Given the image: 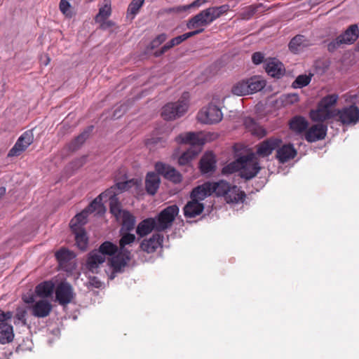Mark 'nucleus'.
I'll list each match as a JSON object with an SVG mask.
<instances>
[{"label":"nucleus","instance_id":"nucleus-1","mask_svg":"<svg viewBox=\"0 0 359 359\" xmlns=\"http://www.w3.org/2000/svg\"><path fill=\"white\" fill-rule=\"evenodd\" d=\"M121 233V238L119 241V250L116 255L110 259V264L115 272H120L125 267L127 263L131 259V252L126 248L135 243L136 237L134 234L128 231Z\"/></svg>","mask_w":359,"mask_h":359},{"label":"nucleus","instance_id":"nucleus-2","mask_svg":"<svg viewBox=\"0 0 359 359\" xmlns=\"http://www.w3.org/2000/svg\"><path fill=\"white\" fill-rule=\"evenodd\" d=\"M189 107V93H184L177 101L168 102L162 107L161 116L167 121L178 119L186 114Z\"/></svg>","mask_w":359,"mask_h":359},{"label":"nucleus","instance_id":"nucleus-3","mask_svg":"<svg viewBox=\"0 0 359 359\" xmlns=\"http://www.w3.org/2000/svg\"><path fill=\"white\" fill-rule=\"evenodd\" d=\"M266 86L265 81L259 76H252L236 82L231 88V93L237 96L253 94L262 90Z\"/></svg>","mask_w":359,"mask_h":359},{"label":"nucleus","instance_id":"nucleus-4","mask_svg":"<svg viewBox=\"0 0 359 359\" xmlns=\"http://www.w3.org/2000/svg\"><path fill=\"white\" fill-rule=\"evenodd\" d=\"M198 137L199 136H186L185 138H181V137L176 138L177 142L190 144V147L180 156L178 159L180 165H184L188 164L201 151L202 147L205 144V140L202 138H198Z\"/></svg>","mask_w":359,"mask_h":359},{"label":"nucleus","instance_id":"nucleus-5","mask_svg":"<svg viewBox=\"0 0 359 359\" xmlns=\"http://www.w3.org/2000/svg\"><path fill=\"white\" fill-rule=\"evenodd\" d=\"M240 175L245 180H250L255 177L261 170L255 154L250 153L239 158Z\"/></svg>","mask_w":359,"mask_h":359},{"label":"nucleus","instance_id":"nucleus-6","mask_svg":"<svg viewBox=\"0 0 359 359\" xmlns=\"http://www.w3.org/2000/svg\"><path fill=\"white\" fill-rule=\"evenodd\" d=\"M223 118L221 107L213 102L203 107L197 114V119L204 124H215L220 122Z\"/></svg>","mask_w":359,"mask_h":359},{"label":"nucleus","instance_id":"nucleus-7","mask_svg":"<svg viewBox=\"0 0 359 359\" xmlns=\"http://www.w3.org/2000/svg\"><path fill=\"white\" fill-rule=\"evenodd\" d=\"M359 38V29L357 25H351L345 32L330 42L327 49L330 52H334L341 45L352 44Z\"/></svg>","mask_w":359,"mask_h":359},{"label":"nucleus","instance_id":"nucleus-8","mask_svg":"<svg viewBox=\"0 0 359 359\" xmlns=\"http://www.w3.org/2000/svg\"><path fill=\"white\" fill-rule=\"evenodd\" d=\"M179 213V208L177 205H172L163 209L156 217L157 231H163L170 228L176 216Z\"/></svg>","mask_w":359,"mask_h":359},{"label":"nucleus","instance_id":"nucleus-9","mask_svg":"<svg viewBox=\"0 0 359 359\" xmlns=\"http://www.w3.org/2000/svg\"><path fill=\"white\" fill-rule=\"evenodd\" d=\"M338 115L344 125H355L359 121V108L355 105L345 107L339 111Z\"/></svg>","mask_w":359,"mask_h":359},{"label":"nucleus","instance_id":"nucleus-10","mask_svg":"<svg viewBox=\"0 0 359 359\" xmlns=\"http://www.w3.org/2000/svg\"><path fill=\"white\" fill-rule=\"evenodd\" d=\"M155 170L158 174L174 183H179L182 180V175L176 169L163 163L157 162L155 164Z\"/></svg>","mask_w":359,"mask_h":359},{"label":"nucleus","instance_id":"nucleus-11","mask_svg":"<svg viewBox=\"0 0 359 359\" xmlns=\"http://www.w3.org/2000/svg\"><path fill=\"white\" fill-rule=\"evenodd\" d=\"M55 296L60 304L65 305L69 304L74 297L72 287L70 284L66 282L60 283L56 287Z\"/></svg>","mask_w":359,"mask_h":359},{"label":"nucleus","instance_id":"nucleus-12","mask_svg":"<svg viewBox=\"0 0 359 359\" xmlns=\"http://www.w3.org/2000/svg\"><path fill=\"white\" fill-rule=\"evenodd\" d=\"M281 140L278 138L268 139L257 145V154L262 157L269 156L273 151L280 145Z\"/></svg>","mask_w":359,"mask_h":359},{"label":"nucleus","instance_id":"nucleus-13","mask_svg":"<svg viewBox=\"0 0 359 359\" xmlns=\"http://www.w3.org/2000/svg\"><path fill=\"white\" fill-rule=\"evenodd\" d=\"M297 155V150L292 144H284L276 149V158L280 163H285L294 158Z\"/></svg>","mask_w":359,"mask_h":359},{"label":"nucleus","instance_id":"nucleus-14","mask_svg":"<svg viewBox=\"0 0 359 359\" xmlns=\"http://www.w3.org/2000/svg\"><path fill=\"white\" fill-rule=\"evenodd\" d=\"M31 310L34 316L39 318H45L51 312L52 304L47 299H40L34 302Z\"/></svg>","mask_w":359,"mask_h":359},{"label":"nucleus","instance_id":"nucleus-15","mask_svg":"<svg viewBox=\"0 0 359 359\" xmlns=\"http://www.w3.org/2000/svg\"><path fill=\"white\" fill-rule=\"evenodd\" d=\"M163 241V235L154 233L150 238L144 239L142 241L140 248L147 253H152L155 252L157 248L162 246Z\"/></svg>","mask_w":359,"mask_h":359},{"label":"nucleus","instance_id":"nucleus-16","mask_svg":"<svg viewBox=\"0 0 359 359\" xmlns=\"http://www.w3.org/2000/svg\"><path fill=\"white\" fill-rule=\"evenodd\" d=\"M203 32V29H196L194 31L185 33L184 34L178 36L177 37H175V38L172 39L170 41H168L166 44H165L161 48L160 52L159 53H156L155 55L156 56H159L161 54H163L165 52H166L170 48H172L173 46L179 45L182 42H183L184 41L187 40V39H189V38H190L191 36H195L196 34H198L200 33H202Z\"/></svg>","mask_w":359,"mask_h":359},{"label":"nucleus","instance_id":"nucleus-17","mask_svg":"<svg viewBox=\"0 0 359 359\" xmlns=\"http://www.w3.org/2000/svg\"><path fill=\"white\" fill-rule=\"evenodd\" d=\"M34 141L33 136H20L14 146L8 154V157L18 156Z\"/></svg>","mask_w":359,"mask_h":359},{"label":"nucleus","instance_id":"nucleus-18","mask_svg":"<svg viewBox=\"0 0 359 359\" xmlns=\"http://www.w3.org/2000/svg\"><path fill=\"white\" fill-rule=\"evenodd\" d=\"M105 261V257L100 252H96V250H93L88 254L86 266L87 269L93 273L98 272L100 266Z\"/></svg>","mask_w":359,"mask_h":359},{"label":"nucleus","instance_id":"nucleus-19","mask_svg":"<svg viewBox=\"0 0 359 359\" xmlns=\"http://www.w3.org/2000/svg\"><path fill=\"white\" fill-rule=\"evenodd\" d=\"M265 69L269 75L272 77L279 78L283 75L285 69L283 65L276 58H269L265 61Z\"/></svg>","mask_w":359,"mask_h":359},{"label":"nucleus","instance_id":"nucleus-20","mask_svg":"<svg viewBox=\"0 0 359 359\" xmlns=\"http://www.w3.org/2000/svg\"><path fill=\"white\" fill-rule=\"evenodd\" d=\"M153 230L157 231L156 219L154 217H149L143 219L138 224L136 233L140 237H144L149 234Z\"/></svg>","mask_w":359,"mask_h":359},{"label":"nucleus","instance_id":"nucleus-21","mask_svg":"<svg viewBox=\"0 0 359 359\" xmlns=\"http://www.w3.org/2000/svg\"><path fill=\"white\" fill-rule=\"evenodd\" d=\"M216 168L215 156L212 152L205 153L200 161V169L202 173L213 172Z\"/></svg>","mask_w":359,"mask_h":359},{"label":"nucleus","instance_id":"nucleus-22","mask_svg":"<svg viewBox=\"0 0 359 359\" xmlns=\"http://www.w3.org/2000/svg\"><path fill=\"white\" fill-rule=\"evenodd\" d=\"M161 180L158 173L154 172H148L145 179V188L147 193L150 195H154L159 188Z\"/></svg>","mask_w":359,"mask_h":359},{"label":"nucleus","instance_id":"nucleus-23","mask_svg":"<svg viewBox=\"0 0 359 359\" xmlns=\"http://www.w3.org/2000/svg\"><path fill=\"white\" fill-rule=\"evenodd\" d=\"M243 125L245 129V133H250L251 135L266 134L265 129L250 117H244L243 118Z\"/></svg>","mask_w":359,"mask_h":359},{"label":"nucleus","instance_id":"nucleus-24","mask_svg":"<svg viewBox=\"0 0 359 359\" xmlns=\"http://www.w3.org/2000/svg\"><path fill=\"white\" fill-rule=\"evenodd\" d=\"M210 187V182H206L194 188L191 194V199L198 202L204 200L207 196L212 194Z\"/></svg>","mask_w":359,"mask_h":359},{"label":"nucleus","instance_id":"nucleus-25","mask_svg":"<svg viewBox=\"0 0 359 359\" xmlns=\"http://www.w3.org/2000/svg\"><path fill=\"white\" fill-rule=\"evenodd\" d=\"M112 189H109L104 192L100 194L95 198L90 204L85 209L88 213H93L97 212V214L103 213L104 211L102 201L104 197H107L108 193H111Z\"/></svg>","mask_w":359,"mask_h":359},{"label":"nucleus","instance_id":"nucleus-26","mask_svg":"<svg viewBox=\"0 0 359 359\" xmlns=\"http://www.w3.org/2000/svg\"><path fill=\"white\" fill-rule=\"evenodd\" d=\"M312 45V42L306 39L303 35H297L294 36L289 43V48L291 51L294 53H297L302 50L304 48L310 46Z\"/></svg>","mask_w":359,"mask_h":359},{"label":"nucleus","instance_id":"nucleus-27","mask_svg":"<svg viewBox=\"0 0 359 359\" xmlns=\"http://www.w3.org/2000/svg\"><path fill=\"white\" fill-rule=\"evenodd\" d=\"M229 10L228 4L222 5L220 6L209 7L203 10L204 14L207 15L211 23L219 18L221 15L226 13Z\"/></svg>","mask_w":359,"mask_h":359},{"label":"nucleus","instance_id":"nucleus-28","mask_svg":"<svg viewBox=\"0 0 359 359\" xmlns=\"http://www.w3.org/2000/svg\"><path fill=\"white\" fill-rule=\"evenodd\" d=\"M203 205L198 201L191 200L184 208V214L186 217L193 218L200 215L203 210Z\"/></svg>","mask_w":359,"mask_h":359},{"label":"nucleus","instance_id":"nucleus-29","mask_svg":"<svg viewBox=\"0 0 359 359\" xmlns=\"http://www.w3.org/2000/svg\"><path fill=\"white\" fill-rule=\"evenodd\" d=\"M245 197V193L241 191L238 187L231 186L226 193L224 200L227 203H238L243 202Z\"/></svg>","mask_w":359,"mask_h":359},{"label":"nucleus","instance_id":"nucleus-30","mask_svg":"<svg viewBox=\"0 0 359 359\" xmlns=\"http://www.w3.org/2000/svg\"><path fill=\"white\" fill-rule=\"evenodd\" d=\"M113 190V188H111ZM107 197H109V206H110V212L116 218V219H120V216L126 211L123 210L121 207V204L116 196V193L113 191L111 193H108Z\"/></svg>","mask_w":359,"mask_h":359},{"label":"nucleus","instance_id":"nucleus-31","mask_svg":"<svg viewBox=\"0 0 359 359\" xmlns=\"http://www.w3.org/2000/svg\"><path fill=\"white\" fill-rule=\"evenodd\" d=\"M14 337L13 327L6 323H0V343L5 344L13 341Z\"/></svg>","mask_w":359,"mask_h":359},{"label":"nucleus","instance_id":"nucleus-32","mask_svg":"<svg viewBox=\"0 0 359 359\" xmlns=\"http://www.w3.org/2000/svg\"><path fill=\"white\" fill-rule=\"evenodd\" d=\"M88 212L84 209L81 212L77 214L70 221V228L72 231H78L83 229V226L87 222Z\"/></svg>","mask_w":359,"mask_h":359},{"label":"nucleus","instance_id":"nucleus-33","mask_svg":"<svg viewBox=\"0 0 359 359\" xmlns=\"http://www.w3.org/2000/svg\"><path fill=\"white\" fill-rule=\"evenodd\" d=\"M120 221L122 222V231H130L133 230L135 224V217L128 211L126 210L121 216Z\"/></svg>","mask_w":359,"mask_h":359},{"label":"nucleus","instance_id":"nucleus-34","mask_svg":"<svg viewBox=\"0 0 359 359\" xmlns=\"http://www.w3.org/2000/svg\"><path fill=\"white\" fill-rule=\"evenodd\" d=\"M331 116L330 109H327L325 107H322L320 104H318L316 110H313L310 113V116L312 120L315 121H323Z\"/></svg>","mask_w":359,"mask_h":359},{"label":"nucleus","instance_id":"nucleus-35","mask_svg":"<svg viewBox=\"0 0 359 359\" xmlns=\"http://www.w3.org/2000/svg\"><path fill=\"white\" fill-rule=\"evenodd\" d=\"M55 285L52 281H45L40 283L36 287V293L41 297H48L53 292Z\"/></svg>","mask_w":359,"mask_h":359},{"label":"nucleus","instance_id":"nucleus-36","mask_svg":"<svg viewBox=\"0 0 359 359\" xmlns=\"http://www.w3.org/2000/svg\"><path fill=\"white\" fill-rule=\"evenodd\" d=\"M210 186L212 194L215 193L217 196H222L224 198L231 187L224 180H220L217 182H210Z\"/></svg>","mask_w":359,"mask_h":359},{"label":"nucleus","instance_id":"nucleus-37","mask_svg":"<svg viewBox=\"0 0 359 359\" xmlns=\"http://www.w3.org/2000/svg\"><path fill=\"white\" fill-rule=\"evenodd\" d=\"M111 1L104 0L103 5L100 7L99 12L96 15L95 20V22H100L103 21L104 20H107L111 15Z\"/></svg>","mask_w":359,"mask_h":359},{"label":"nucleus","instance_id":"nucleus-38","mask_svg":"<svg viewBox=\"0 0 359 359\" xmlns=\"http://www.w3.org/2000/svg\"><path fill=\"white\" fill-rule=\"evenodd\" d=\"M308 123L306 120L302 116H296L290 122V128L296 133H302L306 129Z\"/></svg>","mask_w":359,"mask_h":359},{"label":"nucleus","instance_id":"nucleus-39","mask_svg":"<svg viewBox=\"0 0 359 359\" xmlns=\"http://www.w3.org/2000/svg\"><path fill=\"white\" fill-rule=\"evenodd\" d=\"M72 232L75 235L76 244L78 248L83 251L86 250L88 246V238L84 229L72 231Z\"/></svg>","mask_w":359,"mask_h":359},{"label":"nucleus","instance_id":"nucleus-40","mask_svg":"<svg viewBox=\"0 0 359 359\" xmlns=\"http://www.w3.org/2000/svg\"><path fill=\"white\" fill-rule=\"evenodd\" d=\"M208 25L203 20L202 15L198 13L197 15L194 16L193 18H190L187 23V27L189 29H203L204 27H207Z\"/></svg>","mask_w":359,"mask_h":359},{"label":"nucleus","instance_id":"nucleus-41","mask_svg":"<svg viewBox=\"0 0 359 359\" xmlns=\"http://www.w3.org/2000/svg\"><path fill=\"white\" fill-rule=\"evenodd\" d=\"M118 250L115 244L109 241H105L100 246L98 250H96V252H100V254L105 257L106 255L111 256L116 252H118Z\"/></svg>","mask_w":359,"mask_h":359},{"label":"nucleus","instance_id":"nucleus-42","mask_svg":"<svg viewBox=\"0 0 359 359\" xmlns=\"http://www.w3.org/2000/svg\"><path fill=\"white\" fill-rule=\"evenodd\" d=\"M144 0H133L129 4L127 11V18L133 19L135 15L139 12L140 8L142 6Z\"/></svg>","mask_w":359,"mask_h":359},{"label":"nucleus","instance_id":"nucleus-43","mask_svg":"<svg viewBox=\"0 0 359 359\" xmlns=\"http://www.w3.org/2000/svg\"><path fill=\"white\" fill-rule=\"evenodd\" d=\"M55 257L59 262H66L75 257V255L72 251L67 249H61L55 253Z\"/></svg>","mask_w":359,"mask_h":359},{"label":"nucleus","instance_id":"nucleus-44","mask_svg":"<svg viewBox=\"0 0 359 359\" xmlns=\"http://www.w3.org/2000/svg\"><path fill=\"white\" fill-rule=\"evenodd\" d=\"M26 316H27V311L25 310V309H24L22 307H18L16 309L14 323L15 325L21 324L22 325H25L27 323Z\"/></svg>","mask_w":359,"mask_h":359},{"label":"nucleus","instance_id":"nucleus-45","mask_svg":"<svg viewBox=\"0 0 359 359\" xmlns=\"http://www.w3.org/2000/svg\"><path fill=\"white\" fill-rule=\"evenodd\" d=\"M311 76L307 75H299L292 83V87L294 88H302L307 86L311 81Z\"/></svg>","mask_w":359,"mask_h":359},{"label":"nucleus","instance_id":"nucleus-46","mask_svg":"<svg viewBox=\"0 0 359 359\" xmlns=\"http://www.w3.org/2000/svg\"><path fill=\"white\" fill-rule=\"evenodd\" d=\"M236 171L240 172L239 158L236 161L229 163L222 168V173L224 175L232 174Z\"/></svg>","mask_w":359,"mask_h":359},{"label":"nucleus","instance_id":"nucleus-47","mask_svg":"<svg viewBox=\"0 0 359 359\" xmlns=\"http://www.w3.org/2000/svg\"><path fill=\"white\" fill-rule=\"evenodd\" d=\"M337 99L338 96L337 95H330L323 97L319 104H320L322 107H325L327 109H330V107L335 104Z\"/></svg>","mask_w":359,"mask_h":359},{"label":"nucleus","instance_id":"nucleus-48","mask_svg":"<svg viewBox=\"0 0 359 359\" xmlns=\"http://www.w3.org/2000/svg\"><path fill=\"white\" fill-rule=\"evenodd\" d=\"M60 11L68 18H71L72 16V13L71 11V4L67 0H61L60 2Z\"/></svg>","mask_w":359,"mask_h":359},{"label":"nucleus","instance_id":"nucleus-49","mask_svg":"<svg viewBox=\"0 0 359 359\" xmlns=\"http://www.w3.org/2000/svg\"><path fill=\"white\" fill-rule=\"evenodd\" d=\"M327 133V127L322 123H318L311 127L310 131L306 135H325Z\"/></svg>","mask_w":359,"mask_h":359},{"label":"nucleus","instance_id":"nucleus-50","mask_svg":"<svg viewBox=\"0 0 359 359\" xmlns=\"http://www.w3.org/2000/svg\"><path fill=\"white\" fill-rule=\"evenodd\" d=\"M156 130L158 134L170 133H172V127L170 123L161 122L156 125Z\"/></svg>","mask_w":359,"mask_h":359},{"label":"nucleus","instance_id":"nucleus-51","mask_svg":"<svg viewBox=\"0 0 359 359\" xmlns=\"http://www.w3.org/2000/svg\"><path fill=\"white\" fill-rule=\"evenodd\" d=\"M259 6H250L247 7L242 13L241 17L243 19L249 20L257 12Z\"/></svg>","mask_w":359,"mask_h":359},{"label":"nucleus","instance_id":"nucleus-52","mask_svg":"<svg viewBox=\"0 0 359 359\" xmlns=\"http://www.w3.org/2000/svg\"><path fill=\"white\" fill-rule=\"evenodd\" d=\"M146 144L150 149H153L156 146V147L164 146L162 141V137L158 136L153 137L152 138L148 140Z\"/></svg>","mask_w":359,"mask_h":359},{"label":"nucleus","instance_id":"nucleus-53","mask_svg":"<svg viewBox=\"0 0 359 359\" xmlns=\"http://www.w3.org/2000/svg\"><path fill=\"white\" fill-rule=\"evenodd\" d=\"M86 162L87 156H82L81 157L75 159L71 163L72 168L74 170H77L82 167Z\"/></svg>","mask_w":359,"mask_h":359},{"label":"nucleus","instance_id":"nucleus-54","mask_svg":"<svg viewBox=\"0 0 359 359\" xmlns=\"http://www.w3.org/2000/svg\"><path fill=\"white\" fill-rule=\"evenodd\" d=\"M126 109L127 107L123 104L116 106L114 109L111 118L114 119L120 118L126 112Z\"/></svg>","mask_w":359,"mask_h":359},{"label":"nucleus","instance_id":"nucleus-55","mask_svg":"<svg viewBox=\"0 0 359 359\" xmlns=\"http://www.w3.org/2000/svg\"><path fill=\"white\" fill-rule=\"evenodd\" d=\"M189 9H190L189 5H184V6H179L166 8L164 10V11L168 13H180L185 12Z\"/></svg>","mask_w":359,"mask_h":359},{"label":"nucleus","instance_id":"nucleus-56","mask_svg":"<svg viewBox=\"0 0 359 359\" xmlns=\"http://www.w3.org/2000/svg\"><path fill=\"white\" fill-rule=\"evenodd\" d=\"M85 136H76L74 139V142H72L70 145V149L76 150L77 149L81 144H82L85 141Z\"/></svg>","mask_w":359,"mask_h":359},{"label":"nucleus","instance_id":"nucleus-57","mask_svg":"<svg viewBox=\"0 0 359 359\" xmlns=\"http://www.w3.org/2000/svg\"><path fill=\"white\" fill-rule=\"evenodd\" d=\"M166 38L167 36L165 34H161L157 36L151 43V48H154L161 44L165 41Z\"/></svg>","mask_w":359,"mask_h":359},{"label":"nucleus","instance_id":"nucleus-58","mask_svg":"<svg viewBox=\"0 0 359 359\" xmlns=\"http://www.w3.org/2000/svg\"><path fill=\"white\" fill-rule=\"evenodd\" d=\"M129 183L130 182L126 181L123 182H118L115 184L114 187H111V188H113V192L115 193L114 189H117L121 191L127 190L129 187Z\"/></svg>","mask_w":359,"mask_h":359},{"label":"nucleus","instance_id":"nucleus-59","mask_svg":"<svg viewBox=\"0 0 359 359\" xmlns=\"http://www.w3.org/2000/svg\"><path fill=\"white\" fill-rule=\"evenodd\" d=\"M252 60L254 64L259 65L264 60V55L260 52H256L252 55Z\"/></svg>","mask_w":359,"mask_h":359},{"label":"nucleus","instance_id":"nucleus-60","mask_svg":"<svg viewBox=\"0 0 359 359\" xmlns=\"http://www.w3.org/2000/svg\"><path fill=\"white\" fill-rule=\"evenodd\" d=\"M13 313L11 311L4 312L0 309V323H6L7 320L12 318Z\"/></svg>","mask_w":359,"mask_h":359},{"label":"nucleus","instance_id":"nucleus-61","mask_svg":"<svg viewBox=\"0 0 359 359\" xmlns=\"http://www.w3.org/2000/svg\"><path fill=\"white\" fill-rule=\"evenodd\" d=\"M299 100L298 95L295 93L288 94L286 95L285 102L287 103L293 104L297 102Z\"/></svg>","mask_w":359,"mask_h":359},{"label":"nucleus","instance_id":"nucleus-62","mask_svg":"<svg viewBox=\"0 0 359 359\" xmlns=\"http://www.w3.org/2000/svg\"><path fill=\"white\" fill-rule=\"evenodd\" d=\"M209 0H195L191 4H189L190 8H199L203 6L204 4L208 2Z\"/></svg>","mask_w":359,"mask_h":359},{"label":"nucleus","instance_id":"nucleus-63","mask_svg":"<svg viewBox=\"0 0 359 359\" xmlns=\"http://www.w3.org/2000/svg\"><path fill=\"white\" fill-rule=\"evenodd\" d=\"M325 136H304L305 140L310 143L322 140L325 138Z\"/></svg>","mask_w":359,"mask_h":359},{"label":"nucleus","instance_id":"nucleus-64","mask_svg":"<svg viewBox=\"0 0 359 359\" xmlns=\"http://www.w3.org/2000/svg\"><path fill=\"white\" fill-rule=\"evenodd\" d=\"M100 23V28L105 29L107 28L111 27L113 26V22L110 20H104L103 21L97 22Z\"/></svg>","mask_w":359,"mask_h":359}]
</instances>
